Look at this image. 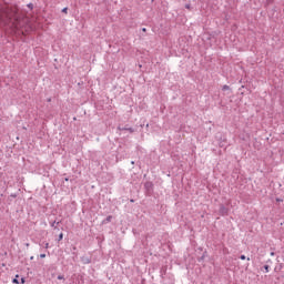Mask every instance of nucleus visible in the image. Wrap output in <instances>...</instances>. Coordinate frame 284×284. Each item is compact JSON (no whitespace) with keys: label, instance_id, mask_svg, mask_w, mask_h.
Instances as JSON below:
<instances>
[{"label":"nucleus","instance_id":"nucleus-1","mask_svg":"<svg viewBox=\"0 0 284 284\" xmlns=\"http://www.w3.org/2000/svg\"><path fill=\"white\" fill-rule=\"evenodd\" d=\"M11 23L10 9L8 7H0V28H10Z\"/></svg>","mask_w":284,"mask_h":284},{"label":"nucleus","instance_id":"nucleus-2","mask_svg":"<svg viewBox=\"0 0 284 284\" xmlns=\"http://www.w3.org/2000/svg\"><path fill=\"white\" fill-rule=\"evenodd\" d=\"M144 190L146 191V194H149V195L152 194V192L154 191V183L145 182Z\"/></svg>","mask_w":284,"mask_h":284},{"label":"nucleus","instance_id":"nucleus-3","mask_svg":"<svg viewBox=\"0 0 284 284\" xmlns=\"http://www.w3.org/2000/svg\"><path fill=\"white\" fill-rule=\"evenodd\" d=\"M229 213H230V209H227L225 205L220 206V214L222 216H227Z\"/></svg>","mask_w":284,"mask_h":284},{"label":"nucleus","instance_id":"nucleus-4","mask_svg":"<svg viewBox=\"0 0 284 284\" xmlns=\"http://www.w3.org/2000/svg\"><path fill=\"white\" fill-rule=\"evenodd\" d=\"M119 130H125L126 132H130V134H133V132H134V129H132V128H128V126H125V128H121V126H119Z\"/></svg>","mask_w":284,"mask_h":284},{"label":"nucleus","instance_id":"nucleus-5","mask_svg":"<svg viewBox=\"0 0 284 284\" xmlns=\"http://www.w3.org/2000/svg\"><path fill=\"white\" fill-rule=\"evenodd\" d=\"M112 222V215L106 216V219L103 221V223H111Z\"/></svg>","mask_w":284,"mask_h":284},{"label":"nucleus","instance_id":"nucleus-6","mask_svg":"<svg viewBox=\"0 0 284 284\" xmlns=\"http://www.w3.org/2000/svg\"><path fill=\"white\" fill-rule=\"evenodd\" d=\"M59 225V222H57V221H53L52 223H51V227H54V230H58V227H57V225Z\"/></svg>","mask_w":284,"mask_h":284},{"label":"nucleus","instance_id":"nucleus-7","mask_svg":"<svg viewBox=\"0 0 284 284\" xmlns=\"http://www.w3.org/2000/svg\"><path fill=\"white\" fill-rule=\"evenodd\" d=\"M222 90H223V92H225V90H230V85L224 84V85L222 87Z\"/></svg>","mask_w":284,"mask_h":284},{"label":"nucleus","instance_id":"nucleus-8","mask_svg":"<svg viewBox=\"0 0 284 284\" xmlns=\"http://www.w3.org/2000/svg\"><path fill=\"white\" fill-rule=\"evenodd\" d=\"M58 241H63V233L59 234Z\"/></svg>","mask_w":284,"mask_h":284},{"label":"nucleus","instance_id":"nucleus-9","mask_svg":"<svg viewBox=\"0 0 284 284\" xmlns=\"http://www.w3.org/2000/svg\"><path fill=\"white\" fill-rule=\"evenodd\" d=\"M64 278H65V277H64L63 275H59V276H58V281H64Z\"/></svg>","mask_w":284,"mask_h":284},{"label":"nucleus","instance_id":"nucleus-10","mask_svg":"<svg viewBox=\"0 0 284 284\" xmlns=\"http://www.w3.org/2000/svg\"><path fill=\"white\" fill-rule=\"evenodd\" d=\"M265 272H270V265H264Z\"/></svg>","mask_w":284,"mask_h":284},{"label":"nucleus","instance_id":"nucleus-11","mask_svg":"<svg viewBox=\"0 0 284 284\" xmlns=\"http://www.w3.org/2000/svg\"><path fill=\"white\" fill-rule=\"evenodd\" d=\"M28 8H30V10H32V9L34 8V4L29 3V4H28Z\"/></svg>","mask_w":284,"mask_h":284},{"label":"nucleus","instance_id":"nucleus-12","mask_svg":"<svg viewBox=\"0 0 284 284\" xmlns=\"http://www.w3.org/2000/svg\"><path fill=\"white\" fill-rule=\"evenodd\" d=\"M62 12H63L64 14H68V8H63V9H62Z\"/></svg>","mask_w":284,"mask_h":284},{"label":"nucleus","instance_id":"nucleus-13","mask_svg":"<svg viewBox=\"0 0 284 284\" xmlns=\"http://www.w3.org/2000/svg\"><path fill=\"white\" fill-rule=\"evenodd\" d=\"M48 247H50V243H44V248L48 250Z\"/></svg>","mask_w":284,"mask_h":284},{"label":"nucleus","instance_id":"nucleus-14","mask_svg":"<svg viewBox=\"0 0 284 284\" xmlns=\"http://www.w3.org/2000/svg\"><path fill=\"white\" fill-rule=\"evenodd\" d=\"M12 283L19 284V280L13 278V280H12Z\"/></svg>","mask_w":284,"mask_h":284},{"label":"nucleus","instance_id":"nucleus-15","mask_svg":"<svg viewBox=\"0 0 284 284\" xmlns=\"http://www.w3.org/2000/svg\"><path fill=\"white\" fill-rule=\"evenodd\" d=\"M40 258H45V253L40 254Z\"/></svg>","mask_w":284,"mask_h":284},{"label":"nucleus","instance_id":"nucleus-16","mask_svg":"<svg viewBox=\"0 0 284 284\" xmlns=\"http://www.w3.org/2000/svg\"><path fill=\"white\" fill-rule=\"evenodd\" d=\"M240 258H241V261H245L246 257H245V255H241Z\"/></svg>","mask_w":284,"mask_h":284},{"label":"nucleus","instance_id":"nucleus-17","mask_svg":"<svg viewBox=\"0 0 284 284\" xmlns=\"http://www.w3.org/2000/svg\"><path fill=\"white\" fill-rule=\"evenodd\" d=\"M21 283H26V277H21Z\"/></svg>","mask_w":284,"mask_h":284},{"label":"nucleus","instance_id":"nucleus-18","mask_svg":"<svg viewBox=\"0 0 284 284\" xmlns=\"http://www.w3.org/2000/svg\"><path fill=\"white\" fill-rule=\"evenodd\" d=\"M142 32H148V29L146 28H142Z\"/></svg>","mask_w":284,"mask_h":284},{"label":"nucleus","instance_id":"nucleus-19","mask_svg":"<svg viewBox=\"0 0 284 284\" xmlns=\"http://www.w3.org/2000/svg\"><path fill=\"white\" fill-rule=\"evenodd\" d=\"M267 3H274V0H267Z\"/></svg>","mask_w":284,"mask_h":284},{"label":"nucleus","instance_id":"nucleus-20","mask_svg":"<svg viewBox=\"0 0 284 284\" xmlns=\"http://www.w3.org/2000/svg\"><path fill=\"white\" fill-rule=\"evenodd\" d=\"M47 101H48V103H50L52 101V98L47 99Z\"/></svg>","mask_w":284,"mask_h":284},{"label":"nucleus","instance_id":"nucleus-21","mask_svg":"<svg viewBox=\"0 0 284 284\" xmlns=\"http://www.w3.org/2000/svg\"><path fill=\"white\" fill-rule=\"evenodd\" d=\"M185 8H187V10H190V4H186Z\"/></svg>","mask_w":284,"mask_h":284},{"label":"nucleus","instance_id":"nucleus-22","mask_svg":"<svg viewBox=\"0 0 284 284\" xmlns=\"http://www.w3.org/2000/svg\"><path fill=\"white\" fill-rule=\"evenodd\" d=\"M274 254H275L274 252H271V256H274Z\"/></svg>","mask_w":284,"mask_h":284},{"label":"nucleus","instance_id":"nucleus-23","mask_svg":"<svg viewBox=\"0 0 284 284\" xmlns=\"http://www.w3.org/2000/svg\"><path fill=\"white\" fill-rule=\"evenodd\" d=\"M64 181H70V179L65 178Z\"/></svg>","mask_w":284,"mask_h":284},{"label":"nucleus","instance_id":"nucleus-24","mask_svg":"<svg viewBox=\"0 0 284 284\" xmlns=\"http://www.w3.org/2000/svg\"><path fill=\"white\" fill-rule=\"evenodd\" d=\"M34 257L33 256H31V261L33 260Z\"/></svg>","mask_w":284,"mask_h":284}]
</instances>
